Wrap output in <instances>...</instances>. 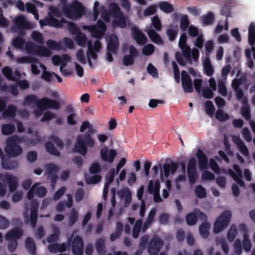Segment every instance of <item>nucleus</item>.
I'll return each mask as SVG.
<instances>
[{
  "label": "nucleus",
  "mask_w": 255,
  "mask_h": 255,
  "mask_svg": "<svg viewBox=\"0 0 255 255\" xmlns=\"http://www.w3.org/2000/svg\"><path fill=\"white\" fill-rule=\"evenodd\" d=\"M21 142L32 144V139L19 137L14 135L7 138L6 141L5 150L6 154L12 157H16L22 152V147L19 145Z\"/></svg>",
  "instance_id": "1"
},
{
  "label": "nucleus",
  "mask_w": 255,
  "mask_h": 255,
  "mask_svg": "<svg viewBox=\"0 0 255 255\" xmlns=\"http://www.w3.org/2000/svg\"><path fill=\"white\" fill-rule=\"evenodd\" d=\"M31 104H35L37 108L42 109L43 108H54L55 110H58L60 108V104L53 99L48 98H42L38 99L34 95H29L26 96L23 102V106H29Z\"/></svg>",
  "instance_id": "2"
},
{
  "label": "nucleus",
  "mask_w": 255,
  "mask_h": 255,
  "mask_svg": "<svg viewBox=\"0 0 255 255\" xmlns=\"http://www.w3.org/2000/svg\"><path fill=\"white\" fill-rule=\"evenodd\" d=\"M95 144V140L89 133L85 132L79 134L77 137V141L73 148V151L78 152L85 156L87 152V147H92Z\"/></svg>",
  "instance_id": "3"
},
{
  "label": "nucleus",
  "mask_w": 255,
  "mask_h": 255,
  "mask_svg": "<svg viewBox=\"0 0 255 255\" xmlns=\"http://www.w3.org/2000/svg\"><path fill=\"white\" fill-rule=\"evenodd\" d=\"M62 11L65 15L70 19L80 18L83 15L85 9L81 3L75 0L71 3L64 4L62 6Z\"/></svg>",
  "instance_id": "4"
},
{
  "label": "nucleus",
  "mask_w": 255,
  "mask_h": 255,
  "mask_svg": "<svg viewBox=\"0 0 255 255\" xmlns=\"http://www.w3.org/2000/svg\"><path fill=\"white\" fill-rule=\"evenodd\" d=\"M232 218V213L230 210L224 211L216 220L214 224L213 232L218 234L228 226Z\"/></svg>",
  "instance_id": "5"
},
{
  "label": "nucleus",
  "mask_w": 255,
  "mask_h": 255,
  "mask_svg": "<svg viewBox=\"0 0 255 255\" xmlns=\"http://www.w3.org/2000/svg\"><path fill=\"white\" fill-rule=\"evenodd\" d=\"M67 245L74 255H83L84 241L80 236H72L67 240Z\"/></svg>",
  "instance_id": "6"
},
{
  "label": "nucleus",
  "mask_w": 255,
  "mask_h": 255,
  "mask_svg": "<svg viewBox=\"0 0 255 255\" xmlns=\"http://www.w3.org/2000/svg\"><path fill=\"white\" fill-rule=\"evenodd\" d=\"M164 245L162 240L158 237H154L148 245V252L150 255H158Z\"/></svg>",
  "instance_id": "7"
},
{
  "label": "nucleus",
  "mask_w": 255,
  "mask_h": 255,
  "mask_svg": "<svg viewBox=\"0 0 255 255\" xmlns=\"http://www.w3.org/2000/svg\"><path fill=\"white\" fill-rule=\"evenodd\" d=\"M67 22V20L61 18L60 20H58L54 17L49 15V17L45 19H41L39 21V24L41 27L48 25L57 28H61L63 27V24Z\"/></svg>",
  "instance_id": "8"
},
{
  "label": "nucleus",
  "mask_w": 255,
  "mask_h": 255,
  "mask_svg": "<svg viewBox=\"0 0 255 255\" xmlns=\"http://www.w3.org/2000/svg\"><path fill=\"white\" fill-rule=\"evenodd\" d=\"M181 83L184 92L189 93L193 91V83L190 75L185 70L181 71Z\"/></svg>",
  "instance_id": "9"
},
{
  "label": "nucleus",
  "mask_w": 255,
  "mask_h": 255,
  "mask_svg": "<svg viewBox=\"0 0 255 255\" xmlns=\"http://www.w3.org/2000/svg\"><path fill=\"white\" fill-rule=\"evenodd\" d=\"M0 157L1 159V165L3 168L6 170H12L17 167L18 161L17 160L11 159L10 158H5V156L0 148Z\"/></svg>",
  "instance_id": "10"
},
{
  "label": "nucleus",
  "mask_w": 255,
  "mask_h": 255,
  "mask_svg": "<svg viewBox=\"0 0 255 255\" xmlns=\"http://www.w3.org/2000/svg\"><path fill=\"white\" fill-rule=\"evenodd\" d=\"M129 54L125 55L123 59V64L126 66L132 65L134 63V58L138 55V51L132 45L129 47Z\"/></svg>",
  "instance_id": "11"
},
{
  "label": "nucleus",
  "mask_w": 255,
  "mask_h": 255,
  "mask_svg": "<svg viewBox=\"0 0 255 255\" xmlns=\"http://www.w3.org/2000/svg\"><path fill=\"white\" fill-rule=\"evenodd\" d=\"M38 207V202L35 200H32L30 204V222L33 228L35 227L37 223Z\"/></svg>",
  "instance_id": "12"
},
{
  "label": "nucleus",
  "mask_w": 255,
  "mask_h": 255,
  "mask_svg": "<svg viewBox=\"0 0 255 255\" xmlns=\"http://www.w3.org/2000/svg\"><path fill=\"white\" fill-rule=\"evenodd\" d=\"M3 181L6 182L9 188L10 192H14L18 187V181L17 177L12 174L6 173L3 176Z\"/></svg>",
  "instance_id": "13"
},
{
  "label": "nucleus",
  "mask_w": 255,
  "mask_h": 255,
  "mask_svg": "<svg viewBox=\"0 0 255 255\" xmlns=\"http://www.w3.org/2000/svg\"><path fill=\"white\" fill-rule=\"evenodd\" d=\"M13 22L17 29H30L32 28L31 23L27 20L22 15H20L15 17Z\"/></svg>",
  "instance_id": "14"
},
{
  "label": "nucleus",
  "mask_w": 255,
  "mask_h": 255,
  "mask_svg": "<svg viewBox=\"0 0 255 255\" xmlns=\"http://www.w3.org/2000/svg\"><path fill=\"white\" fill-rule=\"evenodd\" d=\"M117 155V152L114 149L108 151L107 148H104L101 150V158L105 162L112 163Z\"/></svg>",
  "instance_id": "15"
},
{
  "label": "nucleus",
  "mask_w": 255,
  "mask_h": 255,
  "mask_svg": "<svg viewBox=\"0 0 255 255\" xmlns=\"http://www.w3.org/2000/svg\"><path fill=\"white\" fill-rule=\"evenodd\" d=\"M23 230L19 227H14L8 231L5 235L6 240L19 239L23 235Z\"/></svg>",
  "instance_id": "16"
},
{
  "label": "nucleus",
  "mask_w": 255,
  "mask_h": 255,
  "mask_svg": "<svg viewBox=\"0 0 255 255\" xmlns=\"http://www.w3.org/2000/svg\"><path fill=\"white\" fill-rule=\"evenodd\" d=\"M131 31L132 37L137 44L142 45L147 42L146 36L137 27H132Z\"/></svg>",
  "instance_id": "17"
},
{
  "label": "nucleus",
  "mask_w": 255,
  "mask_h": 255,
  "mask_svg": "<svg viewBox=\"0 0 255 255\" xmlns=\"http://www.w3.org/2000/svg\"><path fill=\"white\" fill-rule=\"evenodd\" d=\"M119 46L118 36L115 34L110 36L109 41L107 44V50L114 54L117 53Z\"/></svg>",
  "instance_id": "18"
},
{
  "label": "nucleus",
  "mask_w": 255,
  "mask_h": 255,
  "mask_svg": "<svg viewBox=\"0 0 255 255\" xmlns=\"http://www.w3.org/2000/svg\"><path fill=\"white\" fill-rule=\"evenodd\" d=\"M233 142L237 145L241 153L245 157L249 156V151L248 147L239 136L233 135L232 137Z\"/></svg>",
  "instance_id": "19"
},
{
  "label": "nucleus",
  "mask_w": 255,
  "mask_h": 255,
  "mask_svg": "<svg viewBox=\"0 0 255 255\" xmlns=\"http://www.w3.org/2000/svg\"><path fill=\"white\" fill-rule=\"evenodd\" d=\"M198 160V165L201 170L206 169L208 167V160L206 155L201 149H198L196 153Z\"/></svg>",
  "instance_id": "20"
},
{
  "label": "nucleus",
  "mask_w": 255,
  "mask_h": 255,
  "mask_svg": "<svg viewBox=\"0 0 255 255\" xmlns=\"http://www.w3.org/2000/svg\"><path fill=\"white\" fill-rule=\"evenodd\" d=\"M27 49L33 50L36 54L43 57L49 56L51 54L50 51L44 46L31 45L27 46Z\"/></svg>",
  "instance_id": "21"
},
{
  "label": "nucleus",
  "mask_w": 255,
  "mask_h": 255,
  "mask_svg": "<svg viewBox=\"0 0 255 255\" xmlns=\"http://www.w3.org/2000/svg\"><path fill=\"white\" fill-rule=\"evenodd\" d=\"M178 167V166L176 163L172 162L171 164L164 163L163 165L164 176L167 178L169 176L170 173L174 174L177 171Z\"/></svg>",
  "instance_id": "22"
},
{
  "label": "nucleus",
  "mask_w": 255,
  "mask_h": 255,
  "mask_svg": "<svg viewBox=\"0 0 255 255\" xmlns=\"http://www.w3.org/2000/svg\"><path fill=\"white\" fill-rule=\"evenodd\" d=\"M87 45H88V50L87 52V56L88 59V61L89 66L91 67H92L93 64L92 63V61L90 59V56H91V57L94 59L96 60L97 59L98 55L97 54V53L98 52H95V51L94 50L93 48V45H92V42L91 40H89L87 42Z\"/></svg>",
  "instance_id": "23"
},
{
  "label": "nucleus",
  "mask_w": 255,
  "mask_h": 255,
  "mask_svg": "<svg viewBox=\"0 0 255 255\" xmlns=\"http://www.w3.org/2000/svg\"><path fill=\"white\" fill-rule=\"evenodd\" d=\"M147 33L150 40L157 44H163V41L160 36L153 29H149L147 30Z\"/></svg>",
  "instance_id": "24"
},
{
  "label": "nucleus",
  "mask_w": 255,
  "mask_h": 255,
  "mask_svg": "<svg viewBox=\"0 0 255 255\" xmlns=\"http://www.w3.org/2000/svg\"><path fill=\"white\" fill-rule=\"evenodd\" d=\"M25 248L30 254L35 255L36 254V245L32 238L29 237L26 239Z\"/></svg>",
  "instance_id": "25"
},
{
  "label": "nucleus",
  "mask_w": 255,
  "mask_h": 255,
  "mask_svg": "<svg viewBox=\"0 0 255 255\" xmlns=\"http://www.w3.org/2000/svg\"><path fill=\"white\" fill-rule=\"evenodd\" d=\"M159 9L165 13H170L174 11L173 5L166 1H160L158 3Z\"/></svg>",
  "instance_id": "26"
},
{
  "label": "nucleus",
  "mask_w": 255,
  "mask_h": 255,
  "mask_svg": "<svg viewBox=\"0 0 255 255\" xmlns=\"http://www.w3.org/2000/svg\"><path fill=\"white\" fill-rule=\"evenodd\" d=\"M114 17L115 18L113 21V24L114 27L119 26L122 28L126 27V20L123 13Z\"/></svg>",
  "instance_id": "27"
},
{
  "label": "nucleus",
  "mask_w": 255,
  "mask_h": 255,
  "mask_svg": "<svg viewBox=\"0 0 255 255\" xmlns=\"http://www.w3.org/2000/svg\"><path fill=\"white\" fill-rule=\"evenodd\" d=\"M95 247L99 255H106L105 242L103 238H99L97 240Z\"/></svg>",
  "instance_id": "28"
},
{
  "label": "nucleus",
  "mask_w": 255,
  "mask_h": 255,
  "mask_svg": "<svg viewBox=\"0 0 255 255\" xmlns=\"http://www.w3.org/2000/svg\"><path fill=\"white\" fill-rule=\"evenodd\" d=\"M248 42L251 46L255 45V24L251 22L248 28Z\"/></svg>",
  "instance_id": "29"
},
{
  "label": "nucleus",
  "mask_w": 255,
  "mask_h": 255,
  "mask_svg": "<svg viewBox=\"0 0 255 255\" xmlns=\"http://www.w3.org/2000/svg\"><path fill=\"white\" fill-rule=\"evenodd\" d=\"M17 108L16 106L9 105L2 112V116L4 118H14L16 116Z\"/></svg>",
  "instance_id": "30"
},
{
  "label": "nucleus",
  "mask_w": 255,
  "mask_h": 255,
  "mask_svg": "<svg viewBox=\"0 0 255 255\" xmlns=\"http://www.w3.org/2000/svg\"><path fill=\"white\" fill-rule=\"evenodd\" d=\"M100 13H101L102 14H107V12L104 5L99 6V2L98 1H96L94 2L93 7V14L94 20H97Z\"/></svg>",
  "instance_id": "31"
},
{
  "label": "nucleus",
  "mask_w": 255,
  "mask_h": 255,
  "mask_svg": "<svg viewBox=\"0 0 255 255\" xmlns=\"http://www.w3.org/2000/svg\"><path fill=\"white\" fill-rule=\"evenodd\" d=\"M203 65L205 74L208 76H212L214 74V69L209 57L205 58L203 61Z\"/></svg>",
  "instance_id": "32"
},
{
  "label": "nucleus",
  "mask_w": 255,
  "mask_h": 255,
  "mask_svg": "<svg viewBox=\"0 0 255 255\" xmlns=\"http://www.w3.org/2000/svg\"><path fill=\"white\" fill-rule=\"evenodd\" d=\"M210 228V224L208 222H203L199 226V233L203 238L206 239L209 237Z\"/></svg>",
  "instance_id": "33"
},
{
  "label": "nucleus",
  "mask_w": 255,
  "mask_h": 255,
  "mask_svg": "<svg viewBox=\"0 0 255 255\" xmlns=\"http://www.w3.org/2000/svg\"><path fill=\"white\" fill-rule=\"evenodd\" d=\"M87 29L91 33L93 37L101 39L104 36V33L102 31L99 30L96 25H92L87 26Z\"/></svg>",
  "instance_id": "34"
},
{
  "label": "nucleus",
  "mask_w": 255,
  "mask_h": 255,
  "mask_svg": "<svg viewBox=\"0 0 255 255\" xmlns=\"http://www.w3.org/2000/svg\"><path fill=\"white\" fill-rule=\"evenodd\" d=\"M186 223L189 226H193L196 224L197 222V216L196 213V209L193 212L188 213L185 217Z\"/></svg>",
  "instance_id": "35"
},
{
  "label": "nucleus",
  "mask_w": 255,
  "mask_h": 255,
  "mask_svg": "<svg viewBox=\"0 0 255 255\" xmlns=\"http://www.w3.org/2000/svg\"><path fill=\"white\" fill-rule=\"evenodd\" d=\"M147 190L150 194H153L154 192L155 194H159L160 190V182L159 180H156L154 184L152 180H150L149 182Z\"/></svg>",
  "instance_id": "36"
},
{
  "label": "nucleus",
  "mask_w": 255,
  "mask_h": 255,
  "mask_svg": "<svg viewBox=\"0 0 255 255\" xmlns=\"http://www.w3.org/2000/svg\"><path fill=\"white\" fill-rule=\"evenodd\" d=\"M45 147L47 152L50 154L56 156H59L60 155V153L51 142H46L45 143Z\"/></svg>",
  "instance_id": "37"
},
{
  "label": "nucleus",
  "mask_w": 255,
  "mask_h": 255,
  "mask_svg": "<svg viewBox=\"0 0 255 255\" xmlns=\"http://www.w3.org/2000/svg\"><path fill=\"white\" fill-rule=\"evenodd\" d=\"M181 49L183 56L185 58L186 61L189 64H192V60L191 57V49L188 45H184L180 47Z\"/></svg>",
  "instance_id": "38"
},
{
  "label": "nucleus",
  "mask_w": 255,
  "mask_h": 255,
  "mask_svg": "<svg viewBox=\"0 0 255 255\" xmlns=\"http://www.w3.org/2000/svg\"><path fill=\"white\" fill-rule=\"evenodd\" d=\"M15 130V127L12 124H4L1 127V132L3 135H10L12 134Z\"/></svg>",
  "instance_id": "39"
},
{
  "label": "nucleus",
  "mask_w": 255,
  "mask_h": 255,
  "mask_svg": "<svg viewBox=\"0 0 255 255\" xmlns=\"http://www.w3.org/2000/svg\"><path fill=\"white\" fill-rule=\"evenodd\" d=\"M238 231L235 225H232L227 233V239L229 242H232L237 235Z\"/></svg>",
  "instance_id": "40"
},
{
  "label": "nucleus",
  "mask_w": 255,
  "mask_h": 255,
  "mask_svg": "<svg viewBox=\"0 0 255 255\" xmlns=\"http://www.w3.org/2000/svg\"><path fill=\"white\" fill-rule=\"evenodd\" d=\"M25 41L23 37L17 36L12 40L13 46L16 49H22L25 44Z\"/></svg>",
  "instance_id": "41"
},
{
  "label": "nucleus",
  "mask_w": 255,
  "mask_h": 255,
  "mask_svg": "<svg viewBox=\"0 0 255 255\" xmlns=\"http://www.w3.org/2000/svg\"><path fill=\"white\" fill-rule=\"evenodd\" d=\"M242 243L244 250L247 252H249L251 250L252 245L251 241L249 239L248 234L245 233L243 234V241Z\"/></svg>",
  "instance_id": "42"
},
{
  "label": "nucleus",
  "mask_w": 255,
  "mask_h": 255,
  "mask_svg": "<svg viewBox=\"0 0 255 255\" xmlns=\"http://www.w3.org/2000/svg\"><path fill=\"white\" fill-rule=\"evenodd\" d=\"M247 79L244 76L239 78H235L232 82V86L234 90H237L240 88V86L246 82Z\"/></svg>",
  "instance_id": "43"
},
{
  "label": "nucleus",
  "mask_w": 255,
  "mask_h": 255,
  "mask_svg": "<svg viewBox=\"0 0 255 255\" xmlns=\"http://www.w3.org/2000/svg\"><path fill=\"white\" fill-rule=\"evenodd\" d=\"M75 40L78 45L84 47L86 44L87 37L84 33L80 32L75 35Z\"/></svg>",
  "instance_id": "44"
},
{
  "label": "nucleus",
  "mask_w": 255,
  "mask_h": 255,
  "mask_svg": "<svg viewBox=\"0 0 255 255\" xmlns=\"http://www.w3.org/2000/svg\"><path fill=\"white\" fill-rule=\"evenodd\" d=\"M58 170V166L53 163L48 164L46 165L45 173L47 176H50L53 174H56Z\"/></svg>",
  "instance_id": "45"
},
{
  "label": "nucleus",
  "mask_w": 255,
  "mask_h": 255,
  "mask_svg": "<svg viewBox=\"0 0 255 255\" xmlns=\"http://www.w3.org/2000/svg\"><path fill=\"white\" fill-rule=\"evenodd\" d=\"M205 106L206 114L210 117H213L215 114V108L213 102L211 101H207Z\"/></svg>",
  "instance_id": "46"
},
{
  "label": "nucleus",
  "mask_w": 255,
  "mask_h": 255,
  "mask_svg": "<svg viewBox=\"0 0 255 255\" xmlns=\"http://www.w3.org/2000/svg\"><path fill=\"white\" fill-rule=\"evenodd\" d=\"M215 20V16L214 14L209 11L207 14L203 16V23L206 25H212Z\"/></svg>",
  "instance_id": "47"
},
{
  "label": "nucleus",
  "mask_w": 255,
  "mask_h": 255,
  "mask_svg": "<svg viewBox=\"0 0 255 255\" xmlns=\"http://www.w3.org/2000/svg\"><path fill=\"white\" fill-rule=\"evenodd\" d=\"M217 245L221 246V248L225 254L229 253V246L226 240L223 238H217L216 240Z\"/></svg>",
  "instance_id": "48"
},
{
  "label": "nucleus",
  "mask_w": 255,
  "mask_h": 255,
  "mask_svg": "<svg viewBox=\"0 0 255 255\" xmlns=\"http://www.w3.org/2000/svg\"><path fill=\"white\" fill-rule=\"evenodd\" d=\"M178 27L177 25H176L175 29H168L166 30V34L168 37L169 40L170 41H174L178 34Z\"/></svg>",
  "instance_id": "49"
},
{
  "label": "nucleus",
  "mask_w": 255,
  "mask_h": 255,
  "mask_svg": "<svg viewBox=\"0 0 255 255\" xmlns=\"http://www.w3.org/2000/svg\"><path fill=\"white\" fill-rule=\"evenodd\" d=\"M216 118L220 122H223L229 119V116L224 113L222 110H218L215 114Z\"/></svg>",
  "instance_id": "50"
},
{
  "label": "nucleus",
  "mask_w": 255,
  "mask_h": 255,
  "mask_svg": "<svg viewBox=\"0 0 255 255\" xmlns=\"http://www.w3.org/2000/svg\"><path fill=\"white\" fill-rule=\"evenodd\" d=\"M78 219V212L76 211L75 209L73 208L71 211L69 218V225L70 226H72L77 221Z\"/></svg>",
  "instance_id": "51"
},
{
  "label": "nucleus",
  "mask_w": 255,
  "mask_h": 255,
  "mask_svg": "<svg viewBox=\"0 0 255 255\" xmlns=\"http://www.w3.org/2000/svg\"><path fill=\"white\" fill-rule=\"evenodd\" d=\"M110 11L111 14L113 17L122 13L119 6L116 3H112L110 4Z\"/></svg>",
  "instance_id": "52"
},
{
  "label": "nucleus",
  "mask_w": 255,
  "mask_h": 255,
  "mask_svg": "<svg viewBox=\"0 0 255 255\" xmlns=\"http://www.w3.org/2000/svg\"><path fill=\"white\" fill-rule=\"evenodd\" d=\"M195 193L198 198H203L206 196V190L202 185H197L195 187Z\"/></svg>",
  "instance_id": "53"
},
{
  "label": "nucleus",
  "mask_w": 255,
  "mask_h": 255,
  "mask_svg": "<svg viewBox=\"0 0 255 255\" xmlns=\"http://www.w3.org/2000/svg\"><path fill=\"white\" fill-rule=\"evenodd\" d=\"M31 38L36 43L40 44H43L44 40L43 36L39 31H33L31 34Z\"/></svg>",
  "instance_id": "54"
},
{
  "label": "nucleus",
  "mask_w": 255,
  "mask_h": 255,
  "mask_svg": "<svg viewBox=\"0 0 255 255\" xmlns=\"http://www.w3.org/2000/svg\"><path fill=\"white\" fill-rule=\"evenodd\" d=\"M189 20L188 19V17L186 15H183L182 16L181 20H180V29L182 31H185L187 27L189 26Z\"/></svg>",
  "instance_id": "55"
},
{
  "label": "nucleus",
  "mask_w": 255,
  "mask_h": 255,
  "mask_svg": "<svg viewBox=\"0 0 255 255\" xmlns=\"http://www.w3.org/2000/svg\"><path fill=\"white\" fill-rule=\"evenodd\" d=\"M187 175L189 182L191 184L196 183L198 177L196 170H187Z\"/></svg>",
  "instance_id": "56"
},
{
  "label": "nucleus",
  "mask_w": 255,
  "mask_h": 255,
  "mask_svg": "<svg viewBox=\"0 0 255 255\" xmlns=\"http://www.w3.org/2000/svg\"><path fill=\"white\" fill-rule=\"evenodd\" d=\"M116 174V170L114 168L110 170L106 176V182L105 183L106 184V186L110 185L113 182Z\"/></svg>",
  "instance_id": "57"
},
{
  "label": "nucleus",
  "mask_w": 255,
  "mask_h": 255,
  "mask_svg": "<svg viewBox=\"0 0 255 255\" xmlns=\"http://www.w3.org/2000/svg\"><path fill=\"white\" fill-rule=\"evenodd\" d=\"M37 60L30 56H23L18 58L16 62L18 63L25 64L37 62Z\"/></svg>",
  "instance_id": "58"
},
{
  "label": "nucleus",
  "mask_w": 255,
  "mask_h": 255,
  "mask_svg": "<svg viewBox=\"0 0 255 255\" xmlns=\"http://www.w3.org/2000/svg\"><path fill=\"white\" fill-rule=\"evenodd\" d=\"M155 50L154 46L152 44H147L142 48V53L144 55H151Z\"/></svg>",
  "instance_id": "59"
},
{
  "label": "nucleus",
  "mask_w": 255,
  "mask_h": 255,
  "mask_svg": "<svg viewBox=\"0 0 255 255\" xmlns=\"http://www.w3.org/2000/svg\"><path fill=\"white\" fill-rule=\"evenodd\" d=\"M60 235V231L58 229H56L54 230V233L47 238V241L49 243H54L57 242L59 239Z\"/></svg>",
  "instance_id": "60"
},
{
  "label": "nucleus",
  "mask_w": 255,
  "mask_h": 255,
  "mask_svg": "<svg viewBox=\"0 0 255 255\" xmlns=\"http://www.w3.org/2000/svg\"><path fill=\"white\" fill-rule=\"evenodd\" d=\"M66 23H68V27L69 32L72 35H76L79 32H81L77 26V25L72 22H68L67 21Z\"/></svg>",
  "instance_id": "61"
},
{
  "label": "nucleus",
  "mask_w": 255,
  "mask_h": 255,
  "mask_svg": "<svg viewBox=\"0 0 255 255\" xmlns=\"http://www.w3.org/2000/svg\"><path fill=\"white\" fill-rule=\"evenodd\" d=\"M151 23L154 28L157 31H160L162 28V25L160 19L158 15H155L151 19Z\"/></svg>",
  "instance_id": "62"
},
{
  "label": "nucleus",
  "mask_w": 255,
  "mask_h": 255,
  "mask_svg": "<svg viewBox=\"0 0 255 255\" xmlns=\"http://www.w3.org/2000/svg\"><path fill=\"white\" fill-rule=\"evenodd\" d=\"M46 44L49 49L53 50H59L61 48L60 44L52 39L48 40Z\"/></svg>",
  "instance_id": "63"
},
{
  "label": "nucleus",
  "mask_w": 255,
  "mask_h": 255,
  "mask_svg": "<svg viewBox=\"0 0 255 255\" xmlns=\"http://www.w3.org/2000/svg\"><path fill=\"white\" fill-rule=\"evenodd\" d=\"M49 139L53 142L60 149L63 148L64 143L62 140L58 137L55 135H51L49 137Z\"/></svg>",
  "instance_id": "64"
}]
</instances>
